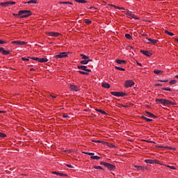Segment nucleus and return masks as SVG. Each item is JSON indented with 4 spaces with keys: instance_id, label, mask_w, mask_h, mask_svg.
<instances>
[{
    "instance_id": "obj_32",
    "label": "nucleus",
    "mask_w": 178,
    "mask_h": 178,
    "mask_svg": "<svg viewBox=\"0 0 178 178\" xmlns=\"http://www.w3.org/2000/svg\"><path fill=\"white\" fill-rule=\"evenodd\" d=\"M90 159H101V157L98 156H90Z\"/></svg>"
},
{
    "instance_id": "obj_49",
    "label": "nucleus",
    "mask_w": 178,
    "mask_h": 178,
    "mask_svg": "<svg viewBox=\"0 0 178 178\" xmlns=\"http://www.w3.org/2000/svg\"><path fill=\"white\" fill-rule=\"evenodd\" d=\"M13 16H15V17H19V16L20 17V16H21V15H19V13H18V14H13Z\"/></svg>"
},
{
    "instance_id": "obj_31",
    "label": "nucleus",
    "mask_w": 178,
    "mask_h": 178,
    "mask_svg": "<svg viewBox=\"0 0 178 178\" xmlns=\"http://www.w3.org/2000/svg\"><path fill=\"white\" fill-rule=\"evenodd\" d=\"M145 162L146 163H154V160L146 159V160H145Z\"/></svg>"
},
{
    "instance_id": "obj_23",
    "label": "nucleus",
    "mask_w": 178,
    "mask_h": 178,
    "mask_svg": "<svg viewBox=\"0 0 178 178\" xmlns=\"http://www.w3.org/2000/svg\"><path fill=\"white\" fill-rule=\"evenodd\" d=\"M134 168H136V169H138V170H143L144 167L141 166V165H134Z\"/></svg>"
},
{
    "instance_id": "obj_64",
    "label": "nucleus",
    "mask_w": 178,
    "mask_h": 178,
    "mask_svg": "<svg viewBox=\"0 0 178 178\" xmlns=\"http://www.w3.org/2000/svg\"><path fill=\"white\" fill-rule=\"evenodd\" d=\"M176 79H178V74L175 76Z\"/></svg>"
},
{
    "instance_id": "obj_45",
    "label": "nucleus",
    "mask_w": 178,
    "mask_h": 178,
    "mask_svg": "<svg viewBox=\"0 0 178 178\" xmlns=\"http://www.w3.org/2000/svg\"><path fill=\"white\" fill-rule=\"evenodd\" d=\"M108 163H105L104 161H101L100 162V165H104V166L106 167V165H107Z\"/></svg>"
},
{
    "instance_id": "obj_40",
    "label": "nucleus",
    "mask_w": 178,
    "mask_h": 178,
    "mask_svg": "<svg viewBox=\"0 0 178 178\" xmlns=\"http://www.w3.org/2000/svg\"><path fill=\"white\" fill-rule=\"evenodd\" d=\"M177 81L176 80H172L170 81V86H173V84H176Z\"/></svg>"
},
{
    "instance_id": "obj_5",
    "label": "nucleus",
    "mask_w": 178,
    "mask_h": 178,
    "mask_svg": "<svg viewBox=\"0 0 178 178\" xmlns=\"http://www.w3.org/2000/svg\"><path fill=\"white\" fill-rule=\"evenodd\" d=\"M125 15H127V17H129V19H135L136 20H138V17H137L136 16V15H134L130 12L126 13Z\"/></svg>"
},
{
    "instance_id": "obj_53",
    "label": "nucleus",
    "mask_w": 178,
    "mask_h": 178,
    "mask_svg": "<svg viewBox=\"0 0 178 178\" xmlns=\"http://www.w3.org/2000/svg\"><path fill=\"white\" fill-rule=\"evenodd\" d=\"M141 119H143V120H145V119H147V117H145L144 115H142Z\"/></svg>"
},
{
    "instance_id": "obj_58",
    "label": "nucleus",
    "mask_w": 178,
    "mask_h": 178,
    "mask_svg": "<svg viewBox=\"0 0 178 178\" xmlns=\"http://www.w3.org/2000/svg\"><path fill=\"white\" fill-rule=\"evenodd\" d=\"M155 86H162V84H161V83H157V84H156Z\"/></svg>"
},
{
    "instance_id": "obj_47",
    "label": "nucleus",
    "mask_w": 178,
    "mask_h": 178,
    "mask_svg": "<svg viewBox=\"0 0 178 178\" xmlns=\"http://www.w3.org/2000/svg\"><path fill=\"white\" fill-rule=\"evenodd\" d=\"M22 60L29 61V58H24V57H22Z\"/></svg>"
},
{
    "instance_id": "obj_54",
    "label": "nucleus",
    "mask_w": 178,
    "mask_h": 178,
    "mask_svg": "<svg viewBox=\"0 0 178 178\" xmlns=\"http://www.w3.org/2000/svg\"><path fill=\"white\" fill-rule=\"evenodd\" d=\"M136 63H137V65H138V66H143V65L141 63H138V61H137Z\"/></svg>"
},
{
    "instance_id": "obj_56",
    "label": "nucleus",
    "mask_w": 178,
    "mask_h": 178,
    "mask_svg": "<svg viewBox=\"0 0 178 178\" xmlns=\"http://www.w3.org/2000/svg\"><path fill=\"white\" fill-rule=\"evenodd\" d=\"M66 166H67V168H73V166L69 165V164H67Z\"/></svg>"
},
{
    "instance_id": "obj_29",
    "label": "nucleus",
    "mask_w": 178,
    "mask_h": 178,
    "mask_svg": "<svg viewBox=\"0 0 178 178\" xmlns=\"http://www.w3.org/2000/svg\"><path fill=\"white\" fill-rule=\"evenodd\" d=\"M25 3H37V0H30L27 2H25Z\"/></svg>"
},
{
    "instance_id": "obj_9",
    "label": "nucleus",
    "mask_w": 178,
    "mask_h": 178,
    "mask_svg": "<svg viewBox=\"0 0 178 178\" xmlns=\"http://www.w3.org/2000/svg\"><path fill=\"white\" fill-rule=\"evenodd\" d=\"M78 69H81V70H84L85 72H91V70L87 69V66L86 65H79Z\"/></svg>"
},
{
    "instance_id": "obj_28",
    "label": "nucleus",
    "mask_w": 178,
    "mask_h": 178,
    "mask_svg": "<svg viewBox=\"0 0 178 178\" xmlns=\"http://www.w3.org/2000/svg\"><path fill=\"white\" fill-rule=\"evenodd\" d=\"M97 112H99L100 113H102V115H106V112H105L104 111H102L101 109H96Z\"/></svg>"
},
{
    "instance_id": "obj_18",
    "label": "nucleus",
    "mask_w": 178,
    "mask_h": 178,
    "mask_svg": "<svg viewBox=\"0 0 178 178\" xmlns=\"http://www.w3.org/2000/svg\"><path fill=\"white\" fill-rule=\"evenodd\" d=\"M89 62H92V60H83L81 61V65H87Z\"/></svg>"
},
{
    "instance_id": "obj_17",
    "label": "nucleus",
    "mask_w": 178,
    "mask_h": 178,
    "mask_svg": "<svg viewBox=\"0 0 178 178\" xmlns=\"http://www.w3.org/2000/svg\"><path fill=\"white\" fill-rule=\"evenodd\" d=\"M52 173H53V175H57V176H61V177L67 176L65 174L60 173V172H58L56 171H53Z\"/></svg>"
},
{
    "instance_id": "obj_19",
    "label": "nucleus",
    "mask_w": 178,
    "mask_h": 178,
    "mask_svg": "<svg viewBox=\"0 0 178 178\" xmlns=\"http://www.w3.org/2000/svg\"><path fill=\"white\" fill-rule=\"evenodd\" d=\"M102 86L104 88H111V85H109V83H104L102 84Z\"/></svg>"
},
{
    "instance_id": "obj_3",
    "label": "nucleus",
    "mask_w": 178,
    "mask_h": 178,
    "mask_svg": "<svg viewBox=\"0 0 178 178\" xmlns=\"http://www.w3.org/2000/svg\"><path fill=\"white\" fill-rule=\"evenodd\" d=\"M66 57H67V53L66 52H61L59 54L54 56V58H56V59H62Z\"/></svg>"
},
{
    "instance_id": "obj_38",
    "label": "nucleus",
    "mask_w": 178,
    "mask_h": 178,
    "mask_svg": "<svg viewBox=\"0 0 178 178\" xmlns=\"http://www.w3.org/2000/svg\"><path fill=\"white\" fill-rule=\"evenodd\" d=\"M166 167L169 168L170 169H172V170H176V168L175 166L166 165Z\"/></svg>"
},
{
    "instance_id": "obj_6",
    "label": "nucleus",
    "mask_w": 178,
    "mask_h": 178,
    "mask_svg": "<svg viewBox=\"0 0 178 178\" xmlns=\"http://www.w3.org/2000/svg\"><path fill=\"white\" fill-rule=\"evenodd\" d=\"M106 168L108 169V170H115L116 169V166L113 164H111L109 163H107Z\"/></svg>"
},
{
    "instance_id": "obj_26",
    "label": "nucleus",
    "mask_w": 178,
    "mask_h": 178,
    "mask_svg": "<svg viewBox=\"0 0 178 178\" xmlns=\"http://www.w3.org/2000/svg\"><path fill=\"white\" fill-rule=\"evenodd\" d=\"M80 74H86V76H88L89 73L88 72H84V71H78Z\"/></svg>"
},
{
    "instance_id": "obj_22",
    "label": "nucleus",
    "mask_w": 178,
    "mask_h": 178,
    "mask_svg": "<svg viewBox=\"0 0 178 178\" xmlns=\"http://www.w3.org/2000/svg\"><path fill=\"white\" fill-rule=\"evenodd\" d=\"M75 2H78V3H87V1L86 0H74Z\"/></svg>"
},
{
    "instance_id": "obj_16",
    "label": "nucleus",
    "mask_w": 178,
    "mask_h": 178,
    "mask_svg": "<svg viewBox=\"0 0 178 178\" xmlns=\"http://www.w3.org/2000/svg\"><path fill=\"white\" fill-rule=\"evenodd\" d=\"M0 6H3L4 8H6L10 6V3H9V1L3 2V3H0Z\"/></svg>"
},
{
    "instance_id": "obj_50",
    "label": "nucleus",
    "mask_w": 178,
    "mask_h": 178,
    "mask_svg": "<svg viewBox=\"0 0 178 178\" xmlns=\"http://www.w3.org/2000/svg\"><path fill=\"white\" fill-rule=\"evenodd\" d=\"M8 3H10V5H15L16 3L15 1H8Z\"/></svg>"
},
{
    "instance_id": "obj_15",
    "label": "nucleus",
    "mask_w": 178,
    "mask_h": 178,
    "mask_svg": "<svg viewBox=\"0 0 178 178\" xmlns=\"http://www.w3.org/2000/svg\"><path fill=\"white\" fill-rule=\"evenodd\" d=\"M145 113H147V115H149V118H153V119H156V116L154 115L152 113L145 111Z\"/></svg>"
},
{
    "instance_id": "obj_42",
    "label": "nucleus",
    "mask_w": 178,
    "mask_h": 178,
    "mask_svg": "<svg viewBox=\"0 0 178 178\" xmlns=\"http://www.w3.org/2000/svg\"><path fill=\"white\" fill-rule=\"evenodd\" d=\"M94 169H101L102 170H103L102 167H101L99 165H95L94 166Z\"/></svg>"
},
{
    "instance_id": "obj_61",
    "label": "nucleus",
    "mask_w": 178,
    "mask_h": 178,
    "mask_svg": "<svg viewBox=\"0 0 178 178\" xmlns=\"http://www.w3.org/2000/svg\"><path fill=\"white\" fill-rule=\"evenodd\" d=\"M6 111H0V113H5Z\"/></svg>"
},
{
    "instance_id": "obj_8",
    "label": "nucleus",
    "mask_w": 178,
    "mask_h": 178,
    "mask_svg": "<svg viewBox=\"0 0 178 178\" xmlns=\"http://www.w3.org/2000/svg\"><path fill=\"white\" fill-rule=\"evenodd\" d=\"M134 86V81H126L125 82V87L129 88V87H133Z\"/></svg>"
},
{
    "instance_id": "obj_60",
    "label": "nucleus",
    "mask_w": 178,
    "mask_h": 178,
    "mask_svg": "<svg viewBox=\"0 0 178 178\" xmlns=\"http://www.w3.org/2000/svg\"><path fill=\"white\" fill-rule=\"evenodd\" d=\"M115 8H117V9H123V8H121L120 7H116V6H115Z\"/></svg>"
},
{
    "instance_id": "obj_27",
    "label": "nucleus",
    "mask_w": 178,
    "mask_h": 178,
    "mask_svg": "<svg viewBox=\"0 0 178 178\" xmlns=\"http://www.w3.org/2000/svg\"><path fill=\"white\" fill-rule=\"evenodd\" d=\"M144 42L147 44H151V39L146 38L145 39H144Z\"/></svg>"
},
{
    "instance_id": "obj_13",
    "label": "nucleus",
    "mask_w": 178,
    "mask_h": 178,
    "mask_svg": "<svg viewBox=\"0 0 178 178\" xmlns=\"http://www.w3.org/2000/svg\"><path fill=\"white\" fill-rule=\"evenodd\" d=\"M49 35L50 37H58V35H60V33L58 32H49Z\"/></svg>"
},
{
    "instance_id": "obj_55",
    "label": "nucleus",
    "mask_w": 178,
    "mask_h": 178,
    "mask_svg": "<svg viewBox=\"0 0 178 178\" xmlns=\"http://www.w3.org/2000/svg\"><path fill=\"white\" fill-rule=\"evenodd\" d=\"M160 148H167L168 149V148H169V147H168V146H165V147L161 146Z\"/></svg>"
},
{
    "instance_id": "obj_41",
    "label": "nucleus",
    "mask_w": 178,
    "mask_h": 178,
    "mask_svg": "<svg viewBox=\"0 0 178 178\" xmlns=\"http://www.w3.org/2000/svg\"><path fill=\"white\" fill-rule=\"evenodd\" d=\"M162 90H164V91H172L170 88H163Z\"/></svg>"
},
{
    "instance_id": "obj_44",
    "label": "nucleus",
    "mask_w": 178,
    "mask_h": 178,
    "mask_svg": "<svg viewBox=\"0 0 178 178\" xmlns=\"http://www.w3.org/2000/svg\"><path fill=\"white\" fill-rule=\"evenodd\" d=\"M32 59H33V60H38V62H40V58L33 57V58H32Z\"/></svg>"
},
{
    "instance_id": "obj_39",
    "label": "nucleus",
    "mask_w": 178,
    "mask_h": 178,
    "mask_svg": "<svg viewBox=\"0 0 178 178\" xmlns=\"http://www.w3.org/2000/svg\"><path fill=\"white\" fill-rule=\"evenodd\" d=\"M0 137L1 138H5V137H6V135L2 132H0Z\"/></svg>"
},
{
    "instance_id": "obj_1",
    "label": "nucleus",
    "mask_w": 178,
    "mask_h": 178,
    "mask_svg": "<svg viewBox=\"0 0 178 178\" xmlns=\"http://www.w3.org/2000/svg\"><path fill=\"white\" fill-rule=\"evenodd\" d=\"M156 102H157V104L163 105V106H168V105H176V103L165 99H156Z\"/></svg>"
},
{
    "instance_id": "obj_46",
    "label": "nucleus",
    "mask_w": 178,
    "mask_h": 178,
    "mask_svg": "<svg viewBox=\"0 0 178 178\" xmlns=\"http://www.w3.org/2000/svg\"><path fill=\"white\" fill-rule=\"evenodd\" d=\"M145 120L146 121V122H152V119H149V118H145Z\"/></svg>"
},
{
    "instance_id": "obj_62",
    "label": "nucleus",
    "mask_w": 178,
    "mask_h": 178,
    "mask_svg": "<svg viewBox=\"0 0 178 178\" xmlns=\"http://www.w3.org/2000/svg\"><path fill=\"white\" fill-rule=\"evenodd\" d=\"M33 70H35L34 68H31L30 70L31 72H33Z\"/></svg>"
},
{
    "instance_id": "obj_21",
    "label": "nucleus",
    "mask_w": 178,
    "mask_h": 178,
    "mask_svg": "<svg viewBox=\"0 0 178 178\" xmlns=\"http://www.w3.org/2000/svg\"><path fill=\"white\" fill-rule=\"evenodd\" d=\"M81 56L82 57V59H84L85 60H91V59H90V57L84 54H81Z\"/></svg>"
},
{
    "instance_id": "obj_30",
    "label": "nucleus",
    "mask_w": 178,
    "mask_h": 178,
    "mask_svg": "<svg viewBox=\"0 0 178 178\" xmlns=\"http://www.w3.org/2000/svg\"><path fill=\"white\" fill-rule=\"evenodd\" d=\"M154 73L155 74H161V73H162V71L159 70H154Z\"/></svg>"
},
{
    "instance_id": "obj_7",
    "label": "nucleus",
    "mask_w": 178,
    "mask_h": 178,
    "mask_svg": "<svg viewBox=\"0 0 178 178\" xmlns=\"http://www.w3.org/2000/svg\"><path fill=\"white\" fill-rule=\"evenodd\" d=\"M11 43L13 44H15V45H18V46H22V45L27 44V42H22V41H13Z\"/></svg>"
},
{
    "instance_id": "obj_14",
    "label": "nucleus",
    "mask_w": 178,
    "mask_h": 178,
    "mask_svg": "<svg viewBox=\"0 0 178 178\" xmlns=\"http://www.w3.org/2000/svg\"><path fill=\"white\" fill-rule=\"evenodd\" d=\"M115 62L119 65H126V63H127L126 60L120 59L116 60Z\"/></svg>"
},
{
    "instance_id": "obj_35",
    "label": "nucleus",
    "mask_w": 178,
    "mask_h": 178,
    "mask_svg": "<svg viewBox=\"0 0 178 178\" xmlns=\"http://www.w3.org/2000/svg\"><path fill=\"white\" fill-rule=\"evenodd\" d=\"M115 69L117 70H121V71H122V72H124V70H126L124 68H122V67H115Z\"/></svg>"
},
{
    "instance_id": "obj_4",
    "label": "nucleus",
    "mask_w": 178,
    "mask_h": 178,
    "mask_svg": "<svg viewBox=\"0 0 178 178\" xmlns=\"http://www.w3.org/2000/svg\"><path fill=\"white\" fill-rule=\"evenodd\" d=\"M111 94L114 97H126V93L123 92H111Z\"/></svg>"
},
{
    "instance_id": "obj_37",
    "label": "nucleus",
    "mask_w": 178,
    "mask_h": 178,
    "mask_svg": "<svg viewBox=\"0 0 178 178\" xmlns=\"http://www.w3.org/2000/svg\"><path fill=\"white\" fill-rule=\"evenodd\" d=\"M92 22L91 20H90V19H85V23L86 24H91Z\"/></svg>"
},
{
    "instance_id": "obj_12",
    "label": "nucleus",
    "mask_w": 178,
    "mask_h": 178,
    "mask_svg": "<svg viewBox=\"0 0 178 178\" xmlns=\"http://www.w3.org/2000/svg\"><path fill=\"white\" fill-rule=\"evenodd\" d=\"M141 54L145 55V56H152V53L148 51L140 50Z\"/></svg>"
},
{
    "instance_id": "obj_36",
    "label": "nucleus",
    "mask_w": 178,
    "mask_h": 178,
    "mask_svg": "<svg viewBox=\"0 0 178 178\" xmlns=\"http://www.w3.org/2000/svg\"><path fill=\"white\" fill-rule=\"evenodd\" d=\"M125 37L127 38V40H131V35H130L129 33H126Z\"/></svg>"
},
{
    "instance_id": "obj_20",
    "label": "nucleus",
    "mask_w": 178,
    "mask_h": 178,
    "mask_svg": "<svg viewBox=\"0 0 178 178\" xmlns=\"http://www.w3.org/2000/svg\"><path fill=\"white\" fill-rule=\"evenodd\" d=\"M48 58H39V62H40L41 63H44L45 62H48Z\"/></svg>"
},
{
    "instance_id": "obj_48",
    "label": "nucleus",
    "mask_w": 178,
    "mask_h": 178,
    "mask_svg": "<svg viewBox=\"0 0 178 178\" xmlns=\"http://www.w3.org/2000/svg\"><path fill=\"white\" fill-rule=\"evenodd\" d=\"M63 118H69V115L66 113L63 114Z\"/></svg>"
},
{
    "instance_id": "obj_25",
    "label": "nucleus",
    "mask_w": 178,
    "mask_h": 178,
    "mask_svg": "<svg viewBox=\"0 0 178 178\" xmlns=\"http://www.w3.org/2000/svg\"><path fill=\"white\" fill-rule=\"evenodd\" d=\"M83 154H85L86 155H90L91 156H94V155H95V153L88 152H83Z\"/></svg>"
},
{
    "instance_id": "obj_63",
    "label": "nucleus",
    "mask_w": 178,
    "mask_h": 178,
    "mask_svg": "<svg viewBox=\"0 0 178 178\" xmlns=\"http://www.w3.org/2000/svg\"><path fill=\"white\" fill-rule=\"evenodd\" d=\"M168 149H172V147H168Z\"/></svg>"
},
{
    "instance_id": "obj_52",
    "label": "nucleus",
    "mask_w": 178,
    "mask_h": 178,
    "mask_svg": "<svg viewBox=\"0 0 178 178\" xmlns=\"http://www.w3.org/2000/svg\"><path fill=\"white\" fill-rule=\"evenodd\" d=\"M0 44H6V42L3 40H0Z\"/></svg>"
},
{
    "instance_id": "obj_10",
    "label": "nucleus",
    "mask_w": 178,
    "mask_h": 178,
    "mask_svg": "<svg viewBox=\"0 0 178 178\" xmlns=\"http://www.w3.org/2000/svg\"><path fill=\"white\" fill-rule=\"evenodd\" d=\"M70 90H72V91H79L80 90V88H79V87H77V86H76V85H70Z\"/></svg>"
},
{
    "instance_id": "obj_2",
    "label": "nucleus",
    "mask_w": 178,
    "mask_h": 178,
    "mask_svg": "<svg viewBox=\"0 0 178 178\" xmlns=\"http://www.w3.org/2000/svg\"><path fill=\"white\" fill-rule=\"evenodd\" d=\"M19 15H21L19 17L20 19H24V17H29V16H31V11L27 10H19Z\"/></svg>"
},
{
    "instance_id": "obj_24",
    "label": "nucleus",
    "mask_w": 178,
    "mask_h": 178,
    "mask_svg": "<svg viewBox=\"0 0 178 178\" xmlns=\"http://www.w3.org/2000/svg\"><path fill=\"white\" fill-rule=\"evenodd\" d=\"M60 3L65 4V5H73V3L70 1H60Z\"/></svg>"
},
{
    "instance_id": "obj_43",
    "label": "nucleus",
    "mask_w": 178,
    "mask_h": 178,
    "mask_svg": "<svg viewBox=\"0 0 178 178\" xmlns=\"http://www.w3.org/2000/svg\"><path fill=\"white\" fill-rule=\"evenodd\" d=\"M94 143H102L103 144H107L106 142H102L101 140H92Z\"/></svg>"
},
{
    "instance_id": "obj_11",
    "label": "nucleus",
    "mask_w": 178,
    "mask_h": 178,
    "mask_svg": "<svg viewBox=\"0 0 178 178\" xmlns=\"http://www.w3.org/2000/svg\"><path fill=\"white\" fill-rule=\"evenodd\" d=\"M0 52L3 55H9V54H10V51H6L3 47H0Z\"/></svg>"
},
{
    "instance_id": "obj_59",
    "label": "nucleus",
    "mask_w": 178,
    "mask_h": 178,
    "mask_svg": "<svg viewBox=\"0 0 178 178\" xmlns=\"http://www.w3.org/2000/svg\"><path fill=\"white\" fill-rule=\"evenodd\" d=\"M50 97H51V98H56V96H54L52 95H51Z\"/></svg>"
},
{
    "instance_id": "obj_33",
    "label": "nucleus",
    "mask_w": 178,
    "mask_h": 178,
    "mask_svg": "<svg viewBox=\"0 0 178 178\" xmlns=\"http://www.w3.org/2000/svg\"><path fill=\"white\" fill-rule=\"evenodd\" d=\"M158 42V40L154 39H150V44H156Z\"/></svg>"
},
{
    "instance_id": "obj_57",
    "label": "nucleus",
    "mask_w": 178,
    "mask_h": 178,
    "mask_svg": "<svg viewBox=\"0 0 178 178\" xmlns=\"http://www.w3.org/2000/svg\"><path fill=\"white\" fill-rule=\"evenodd\" d=\"M120 106H122L123 108H127V106H124V105H122V104H120Z\"/></svg>"
},
{
    "instance_id": "obj_34",
    "label": "nucleus",
    "mask_w": 178,
    "mask_h": 178,
    "mask_svg": "<svg viewBox=\"0 0 178 178\" xmlns=\"http://www.w3.org/2000/svg\"><path fill=\"white\" fill-rule=\"evenodd\" d=\"M165 34H168V35H171V36L175 35V34H173V33L170 32V31H166V30L165 31Z\"/></svg>"
},
{
    "instance_id": "obj_51",
    "label": "nucleus",
    "mask_w": 178,
    "mask_h": 178,
    "mask_svg": "<svg viewBox=\"0 0 178 178\" xmlns=\"http://www.w3.org/2000/svg\"><path fill=\"white\" fill-rule=\"evenodd\" d=\"M161 83H168V80H159Z\"/></svg>"
}]
</instances>
